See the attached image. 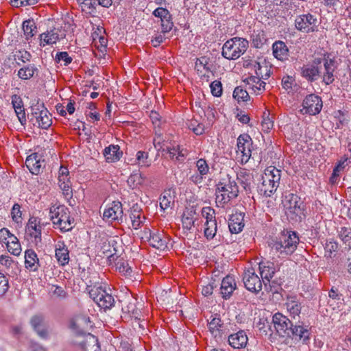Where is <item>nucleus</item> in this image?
I'll use <instances>...</instances> for the list:
<instances>
[{"instance_id":"obj_13","label":"nucleus","mask_w":351,"mask_h":351,"mask_svg":"<svg viewBox=\"0 0 351 351\" xmlns=\"http://www.w3.org/2000/svg\"><path fill=\"white\" fill-rule=\"evenodd\" d=\"M322 106V98L315 94H310L304 99L302 110H304L305 114L316 115L321 112Z\"/></svg>"},{"instance_id":"obj_38","label":"nucleus","mask_w":351,"mask_h":351,"mask_svg":"<svg viewBox=\"0 0 351 351\" xmlns=\"http://www.w3.org/2000/svg\"><path fill=\"white\" fill-rule=\"evenodd\" d=\"M38 69L34 64H29L24 66L18 71V77L21 80H29L33 77L35 74L37 75Z\"/></svg>"},{"instance_id":"obj_6","label":"nucleus","mask_w":351,"mask_h":351,"mask_svg":"<svg viewBox=\"0 0 351 351\" xmlns=\"http://www.w3.org/2000/svg\"><path fill=\"white\" fill-rule=\"evenodd\" d=\"M29 120L34 125L44 130L48 129L52 124L51 114L43 104L37 103L31 106Z\"/></svg>"},{"instance_id":"obj_49","label":"nucleus","mask_w":351,"mask_h":351,"mask_svg":"<svg viewBox=\"0 0 351 351\" xmlns=\"http://www.w3.org/2000/svg\"><path fill=\"white\" fill-rule=\"evenodd\" d=\"M72 60L73 58L69 56L66 51L58 52L55 57V61L57 63L63 62L64 66H68L70 63H71Z\"/></svg>"},{"instance_id":"obj_55","label":"nucleus","mask_w":351,"mask_h":351,"mask_svg":"<svg viewBox=\"0 0 351 351\" xmlns=\"http://www.w3.org/2000/svg\"><path fill=\"white\" fill-rule=\"evenodd\" d=\"M118 269L120 273H122L125 276H131L132 274V269L129 265L128 262L118 263Z\"/></svg>"},{"instance_id":"obj_54","label":"nucleus","mask_w":351,"mask_h":351,"mask_svg":"<svg viewBox=\"0 0 351 351\" xmlns=\"http://www.w3.org/2000/svg\"><path fill=\"white\" fill-rule=\"evenodd\" d=\"M60 188L62 191V193L67 199L71 198L73 195L72 189L71 188L70 180H66V182H63L59 184Z\"/></svg>"},{"instance_id":"obj_64","label":"nucleus","mask_w":351,"mask_h":351,"mask_svg":"<svg viewBox=\"0 0 351 351\" xmlns=\"http://www.w3.org/2000/svg\"><path fill=\"white\" fill-rule=\"evenodd\" d=\"M153 14L160 20L170 14L169 10L164 8H158L153 12Z\"/></svg>"},{"instance_id":"obj_4","label":"nucleus","mask_w":351,"mask_h":351,"mask_svg":"<svg viewBox=\"0 0 351 351\" xmlns=\"http://www.w3.org/2000/svg\"><path fill=\"white\" fill-rule=\"evenodd\" d=\"M50 219L56 228L68 232L74 227V219L71 217L69 208L63 205L50 208Z\"/></svg>"},{"instance_id":"obj_24","label":"nucleus","mask_w":351,"mask_h":351,"mask_svg":"<svg viewBox=\"0 0 351 351\" xmlns=\"http://www.w3.org/2000/svg\"><path fill=\"white\" fill-rule=\"evenodd\" d=\"M25 165L32 174L38 175L45 167V161L41 159V156L34 153L27 157Z\"/></svg>"},{"instance_id":"obj_20","label":"nucleus","mask_w":351,"mask_h":351,"mask_svg":"<svg viewBox=\"0 0 351 351\" xmlns=\"http://www.w3.org/2000/svg\"><path fill=\"white\" fill-rule=\"evenodd\" d=\"M43 226L40 225V219L32 217H30L26 226V234L32 239V242L38 245L41 242V234Z\"/></svg>"},{"instance_id":"obj_57","label":"nucleus","mask_w":351,"mask_h":351,"mask_svg":"<svg viewBox=\"0 0 351 351\" xmlns=\"http://www.w3.org/2000/svg\"><path fill=\"white\" fill-rule=\"evenodd\" d=\"M7 249L10 253L14 256L20 255L21 252V247L19 241L6 244Z\"/></svg>"},{"instance_id":"obj_43","label":"nucleus","mask_w":351,"mask_h":351,"mask_svg":"<svg viewBox=\"0 0 351 351\" xmlns=\"http://www.w3.org/2000/svg\"><path fill=\"white\" fill-rule=\"evenodd\" d=\"M138 164L141 167H148L151 165V159L147 152L138 151L136 155Z\"/></svg>"},{"instance_id":"obj_23","label":"nucleus","mask_w":351,"mask_h":351,"mask_svg":"<svg viewBox=\"0 0 351 351\" xmlns=\"http://www.w3.org/2000/svg\"><path fill=\"white\" fill-rule=\"evenodd\" d=\"M123 211L122 204L120 202H112V204L108 206L104 210L103 213L104 219L112 221H122Z\"/></svg>"},{"instance_id":"obj_47","label":"nucleus","mask_w":351,"mask_h":351,"mask_svg":"<svg viewBox=\"0 0 351 351\" xmlns=\"http://www.w3.org/2000/svg\"><path fill=\"white\" fill-rule=\"evenodd\" d=\"M202 215L206 219V222L217 221L215 219V211L209 206L202 209Z\"/></svg>"},{"instance_id":"obj_32","label":"nucleus","mask_w":351,"mask_h":351,"mask_svg":"<svg viewBox=\"0 0 351 351\" xmlns=\"http://www.w3.org/2000/svg\"><path fill=\"white\" fill-rule=\"evenodd\" d=\"M272 50L274 56L278 60L283 61L288 58L289 49L284 42L276 41L272 45Z\"/></svg>"},{"instance_id":"obj_5","label":"nucleus","mask_w":351,"mask_h":351,"mask_svg":"<svg viewBox=\"0 0 351 351\" xmlns=\"http://www.w3.org/2000/svg\"><path fill=\"white\" fill-rule=\"evenodd\" d=\"M248 46L246 39L234 37L223 44L221 54L228 60H237L246 51Z\"/></svg>"},{"instance_id":"obj_21","label":"nucleus","mask_w":351,"mask_h":351,"mask_svg":"<svg viewBox=\"0 0 351 351\" xmlns=\"http://www.w3.org/2000/svg\"><path fill=\"white\" fill-rule=\"evenodd\" d=\"M252 140L247 134H241L237 138V152H240L242 156V162H247L251 157Z\"/></svg>"},{"instance_id":"obj_62","label":"nucleus","mask_w":351,"mask_h":351,"mask_svg":"<svg viewBox=\"0 0 351 351\" xmlns=\"http://www.w3.org/2000/svg\"><path fill=\"white\" fill-rule=\"evenodd\" d=\"M37 0H11V3L13 6L20 7L34 5Z\"/></svg>"},{"instance_id":"obj_18","label":"nucleus","mask_w":351,"mask_h":351,"mask_svg":"<svg viewBox=\"0 0 351 351\" xmlns=\"http://www.w3.org/2000/svg\"><path fill=\"white\" fill-rule=\"evenodd\" d=\"M29 324L37 335L43 339L49 337L48 325L42 314H36L29 319Z\"/></svg>"},{"instance_id":"obj_46","label":"nucleus","mask_w":351,"mask_h":351,"mask_svg":"<svg viewBox=\"0 0 351 351\" xmlns=\"http://www.w3.org/2000/svg\"><path fill=\"white\" fill-rule=\"evenodd\" d=\"M233 97L238 102L246 101L249 99L250 96L246 90L242 88L240 86L235 88L233 92Z\"/></svg>"},{"instance_id":"obj_42","label":"nucleus","mask_w":351,"mask_h":351,"mask_svg":"<svg viewBox=\"0 0 351 351\" xmlns=\"http://www.w3.org/2000/svg\"><path fill=\"white\" fill-rule=\"evenodd\" d=\"M217 230V221L205 222L204 236L208 240L213 239L216 235Z\"/></svg>"},{"instance_id":"obj_22","label":"nucleus","mask_w":351,"mask_h":351,"mask_svg":"<svg viewBox=\"0 0 351 351\" xmlns=\"http://www.w3.org/2000/svg\"><path fill=\"white\" fill-rule=\"evenodd\" d=\"M237 179L246 194L252 193L255 187V180L252 173L246 169H242L237 173Z\"/></svg>"},{"instance_id":"obj_53","label":"nucleus","mask_w":351,"mask_h":351,"mask_svg":"<svg viewBox=\"0 0 351 351\" xmlns=\"http://www.w3.org/2000/svg\"><path fill=\"white\" fill-rule=\"evenodd\" d=\"M211 93L215 97H219L222 94V84L219 81L215 80L210 84Z\"/></svg>"},{"instance_id":"obj_60","label":"nucleus","mask_w":351,"mask_h":351,"mask_svg":"<svg viewBox=\"0 0 351 351\" xmlns=\"http://www.w3.org/2000/svg\"><path fill=\"white\" fill-rule=\"evenodd\" d=\"M15 59L21 60L23 63L30 61L31 54L27 51H19L14 55Z\"/></svg>"},{"instance_id":"obj_10","label":"nucleus","mask_w":351,"mask_h":351,"mask_svg":"<svg viewBox=\"0 0 351 351\" xmlns=\"http://www.w3.org/2000/svg\"><path fill=\"white\" fill-rule=\"evenodd\" d=\"M322 58H315L312 62L300 68L301 76L308 82L317 81L321 76Z\"/></svg>"},{"instance_id":"obj_45","label":"nucleus","mask_w":351,"mask_h":351,"mask_svg":"<svg viewBox=\"0 0 351 351\" xmlns=\"http://www.w3.org/2000/svg\"><path fill=\"white\" fill-rule=\"evenodd\" d=\"M160 206L162 210L167 209L171 207L173 202V198L171 195L170 191H165L160 198Z\"/></svg>"},{"instance_id":"obj_8","label":"nucleus","mask_w":351,"mask_h":351,"mask_svg":"<svg viewBox=\"0 0 351 351\" xmlns=\"http://www.w3.org/2000/svg\"><path fill=\"white\" fill-rule=\"evenodd\" d=\"M89 295L93 301L104 310L110 309L114 304L113 296L101 285H95L89 290Z\"/></svg>"},{"instance_id":"obj_2","label":"nucleus","mask_w":351,"mask_h":351,"mask_svg":"<svg viewBox=\"0 0 351 351\" xmlns=\"http://www.w3.org/2000/svg\"><path fill=\"white\" fill-rule=\"evenodd\" d=\"M239 186L234 178L229 174L222 177L216 185V203L223 206L239 194Z\"/></svg>"},{"instance_id":"obj_19","label":"nucleus","mask_w":351,"mask_h":351,"mask_svg":"<svg viewBox=\"0 0 351 351\" xmlns=\"http://www.w3.org/2000/svg\"><path fill=\"white\" fill-rule=\"evenodd\" d=\"M145 236L148 239L149 245L153 247L162 251L167 248L169 239L163 232H152L147 229L145 231Z\"/></svg>"},{"instance_id":"obj_40","label":"nucleus","mask_w":351,"mask_h":351,"mask_svg":"<svg viewBox=\"0 0 351 351\" xmlns=\"http://www.w3.org/2000/svg\"><path fill=\"white\" fill-rule=\"evenodd\" d=\"M209 331L213 335L217 337L220 335L221 328L223 323L219 317H213L208 324Z\"/></svg>"},{"instance_id":"obj_30","label":"nucleus","mask_w":351,"mask_h":351,"mask_svg":"<svg viewBox=\"0 0 351 351\" xmlns=\"http://www.w3.org/2000/svg\"><path fill=\"white\" fill-rule=\"evenodd\" d=\"M103 154L106 162H114L120 160L123 153L119 145H110L104 149Z\"/></svg>"},{"instance_id":"obj_35","label":"nucleus","mask_w":351,"mask_h":351,"mask_svg":"<svg viewBox=\"0 0 351 351\" xmlns=\"http://www.w3.org/2000/svg\"><path fill=\"white\" fill-rule=\"evenodd\" d=\"M98 5L109 8L111 5V0H87L84 5H82V11L91 14L95 11Z\"/></svg>"},{"instance_id":"obj_26","label":"nucleus","mask_w":351,"mask_h":351,"mask_svg":"<svg viewBox=\"0 0 351 351\" xmlns=\"http://www.w3.org/2000/svg\"><path fill=\"white\" fill-rule=\"evenodd\" d=\"M244 215L241 213L232 214L228 220V227L231 233L237 234L242 231L244 227Z\"/></svg>"},{"instance_id":"obj_63","label":"nucleus","mask_w":351,"mask_h":351,"mask_svg":"<svg viewBox=\"0 0 351 351\" xmlns=\"http://www.w3.org/2000/svg\"><path fill=\"white\" fill-rule=\"evenodd\" d=\"M294 82L293 77L290 76L284 77L282 80V86L284 89L289 91L292 89V85Z\"/></svg>"},{"instance_id":"obj_27","label":"nucleus","mask_w":351,"mask_h":351,"mask_svg":"<svg viewBox=\"0 0 351 351\" xmlns=\"http://www.w3.org/2000/svg\"><path fill=\"white\" fill-rule=\"evenodd\" d=\"M248 338L243 330L230 335L228 337L229 344L234 348H244L247 343Z\"/></svg>"},{"instance_id":"obj_41","label":"nucleus","mask_w":351,"mask_h":351,"mask_svg":"<svg viewBox=\"0 0 351 351\" xmlns=\"http://www.w3.org/2000/svg\"><path fill=\"white\" fill-rule=\"evenodd\" d=\"M23 29L26 40H29L36 33V27L34 21L33 20L25 21L23 23Z\"/></svg>"},{"instance_id":"obj_1","label":"nucleus","mask_w":351,"mask_h":351,"mask_svg":"<svg viewBox=\"0 0 351 351\" xmlns=\"http://www.w3.org/2000/svg\"><path fill=\"white\" fill-rule=\"evenodd\" d=\"M299 241V237L295 232L284 231L269 245L271 250L278 254L279 257L285 258L296 250Z\"/></svg>"},{"instance_id":"obj_48","label":"nucleus","mask_w":351,"mask_h":351,"mask_svg":"<svg viewBox=\"0 0 351 351\" xmlns=\"http://www.w3.org/2000/svg\"><path fill=\"white\" fill-rule=\"evenodd\" d=\"M273 126L274 121L272 119L269 117V113L264 112L261 122L262 130L265 132H268L272 129Z\"/></svg>"},{"instance_id":"obj_33","label":"nucleus","mask_w":351,"mask_h":351,"mask_svg":"<svg viewBox=\"0 0 351 351\" xmlns=\"http://www.w3.org/2000/svg\"><path fill=\"white\" fill-rule=\"evenodd\" d=\"M60 30L58 29L54 28L53 29L47 31V32L40 34V45L44 47L46 45H52L56 43V42L60 38V36L58 34Z\"/></svg>"},{"instance_id":"obj_3","label":"nucleus","mask_w":351,"mask_h":351,"mask_svg":"<svg viewBox=\"0 0 351 351\" xmlns=\"http://www.w3.org/2000/svg\"><path fill=\"white\" fill-rule=\"evenodd\" d=\"M280 178V170L273 166L267 167L262 176V182L258 186L259 192L266 197H270L276 191Z\"/></svg>"},{"instance_id":"obj_51","label":"nucleus","mask_w":351,"mask_h":351,"mask_svg":"<svg viewBox=\"0 0 351 351\" xmlns=\"http://www.w3.org/2000/svg\"><path fill=\"white\" fill-rule=\"evenodd\" d=\"M339 237L344 243L351 245V228L343 227L339 231Z\"/></svg>"},{"instance_id":"obj_52","label":"nucleus","mask_w":351,"mask_h":351,"mask_svg":"<svg viewBox=\"0 0 351 351\" xmlns=\"http://www.w3.org/2000/svg\"><path fill=\"white\" fill-rule=\"evenodd\" d=\"M116 241L114 239H110V241H108V243H104L102 246L104 254H106L107 256H113L116 253L117 250L114 247L112 249L111 246L113 247Z\"/></svg>"},{"instance_id":"obj_9","label":"nucleus","mask_w":351,"mask_h":351,"mask_svg":"<svg viewBox=\"0 0 351 351\" xmlns=\"http://www.w3.org/2000/svg\"><path fill=\"white\" fill-rule=\"evenodd\" d=\"M92 327L89 317L79 315L74 317L69 324V328L73 331L72 338H82L86 334H90L88 330Z\"/></svg>"},{"instance_id":"obj_56","label":"nucleus","mask_w":351,"mask_h":351,"mask_svg":"<svg viewBox=\"0 0 351 351\" xmlns=\"http://www.w3.org/2000/svg\"><path fill=\"white\" fill-rule=\"evenodd\" d=\"M196 167L197 168L199 173L201 175L205 176L208 173L209 167L206 161L204 159H199L196 162Z\"/></svg>"},{"instance_id":"obj_37","label":"nucleus","mask_w":351,"mask_h":351,"mask_svg":"<svg viewBox=\"0 0 351 351\" xmlns=\"http://www.w3.org/2000/svg\"><path fill=\"white\" fill-rule=\"evenodd\" d=\"M195 210L193 208L188 209L184 212L182 217V228L186 232L190 231L194 227L195 221Z\"/></svg>"},{"instance_id":"obj_34","label":"nucleus","mask_w":351,"mask_h":351,"mask_svg":"<svg viewBox=\"0 0 351 351\" xmlns=\"http://www.w3.org/2000/svg\"><path fill=\"white\" fill-rule=\"evenodd\" d=\"M259 269L263 282L265 283V280L269 282L270 279L274 276L276 269L274 264L271 262H261L259 263Z\"/></svg>"},{"instance_id":"obj_14","label":"nucleus","mask_w":351,"mask_h":351,"mask_svg":"<svg viewBox=\"0 0 351 351\" xmlns=\"http://www.w3.org/2000/svg\"><path fill=\"white\" fill-rule=\"evenodd\" d=\"M272 322L277 333L282 337H289L293 323L280 313L274 315Z\"/></svg>"},{"instance_id":"obj_28","label":"nucleus","mask_w":351,"mask_h":351,"mask_svg":"<svg viewBox=\"0 0 351 351\" xmlns=\"http://www.w3.org/2000/svg\"><path fill=\"white\" fill-rule=\"evenodd\" d=\"M55 256L60 265L64 266L69 263V252L64 242L58 241L56 245Z\"/></svg>"},{"instance_id":"obj_44","label":"nucleus","mask_w":351,"mask_h":351,"mask_svg":"<svg viewBox=\"0 0 351 351\" xmlns=\"http://www.w3.org/2000/svg\"><path fill=\"white\" fill-rule=\"evenodd\" d=\"M167 152L169 157L172 159L176 158L177 160H183L185 157V153L183 152V149H180L179 145L176 147H168Z\"/></svg>"},{"instance_id":"obj_25","label":"nucleus","mask_w":351,"mask_h":351,"mask_svg":"<svg viewBox=\"0 0 351 351\" xmlns=\"http://www.w3.org/2000/svg\"><path fill=\"white\" fill-rule=\"evenodd\" d=\"M258 71H256L257 76H250L247 77L244 82H246L249 86V88L252 89L256 95L261 94L264 90L265 86V82L262 81L259 77L261 74L258 71H261V68L259 64Z\"/></svg>"},{"instance_id":"obj_15","label":"nucleus","mask_w":351,"mask_h":351,"mask_svg":"<svg viewBox=\"0 0 351 351\" xmlns=\"http://www.w3.org/2000/svg\"><path fill=\"white\" fill-rule=\"evenodd\" d=\"M322 73L320 77L322 82L326 85H330L335 81V71L336 70L335 61L328 56L322 58Z\"/></svg>"},{"instance_id":"obj_31","label":"nucleus","mask_w":351,"mask_h":351,"mask_svg":"<svg viewBox=\"0 0 351 351\" xmlns=\"http://www.w3.org/2000/svg\"><path fill=\"white\" fill-rule=\"evenodd\" d=\"M130 218L132 228L135 230L138 229L145 220V216L142 214L141 210L137 204L134 205L131 208Z\"/></svg>"},{"instance_id":"obj_29","label":"nucleus","mask_w":351,"mask_h":351,"mask_svg":"<svg viewBox=\"0 0 351 351\" xmlns=\"http://www.w3.org/2000/svg\"><path fill=\"white\" fill-rule=\"evenodd\" d=\"M236 289L235 280L230 276H227L221 281V293L223 298L228 299Z\"/></svg>"},{"instance_id":"obj_17","label":"nucleus","mask_w":351,"mask_h":351,"mask_svg":"<svg viewBox=\"0 0 351 351\" xmlns=\"http://www.w3.org/2000/svg\"><path fill=\"white\" fill-rule=\"evenodd\" d=\"M317 19L311 14L298 16L295 20V28L304 33L313 32L316 30Z\"/></svg>"},{"instance_id":"obj_12","label":"nucleus","mask_w":351,"mask_h":351,"mask_svg":"<svg viewBox=\"0 0 351 351\" xmlns=\"http://www.w3.org/2000/svg\"><path fill=\"white\" fill-rule=\"evenodd\" d=\"M311 329L309 325L300 321L296 322L293 324L289 337L303 344H308L310 341Z\"/></svg>"},{"instance_id":"obj_11","label":"nucleus","mask_w":351,"mask_h":351,"mask_svg":"<svg viewBox=\"0 0 351 351\" xmlns=\"http://www.w3.org/2000/svg\"><path fill=\"white\" fill-rule=\"evenodd\" d=\"M71 343L84 351H100L98 339L92 335L86 334L82 338H71Z\"/></svg>"},{"instance_id":"obj_61","label":"nucleus","mask_w":351,"mask_h":351,"mask_svg":"<svg viewBox=\"0 0 351 351\" xmlns=\"http://www.w3.org/2000/svg\"><path fill=\"white\" fill-rule=\"evenodd\" d=\"M142 178L139 173H134L128 178V183L130 186L135 187L138 184H141Z\"/></svg>"},{"instance_id":"obj_36","label":"nucleus","mask_w":351,"mask_h":351,"mask_svg":"<svg viewBox=\"0 0 351 351\" xmlns=\"http://www.w3.org/2000/svg\"><path fill=\"white\" fill-rule=\"evenodd\" d=\"M25 267L32 271H36L39 266V260L37 254L33 250H27L25 252Z\"/></svg>"},{"instance_id":"obj_50","label":"nucleus","mask_w":351,"mask_h":351,"mask_svg":"<svg viewBox=\"0 0 351 351\" xmlns=\"http://www.w3.org/2000/svg\"><path fill=\"white\" fill-rule=\"evenodd\" d=\"M160 22L162 33L165 34L169 32L172 29L173 27V23L172 22L171 14L167 16L165 18L161 19Z\"/></svg>"},{"instance_id":"obj_58","label":"nucleus","mask_w":351,"mask_h":351,"mask_svg":"<svg viewBox=\"0 0 351 351\" xmlns=\"http://www.w3.org/2000/svg\"><path fill=\"white\" fill-rule=\"evenodd\" d=\"M9 288L8 280L0 273V298L5 294Z\"/></svg>"},{"instance_id":"obj_39","label":"nucleus","mask_w":351,"mask_h":351,"mask_svg":"<svg viewBox=\"0 0 351 351\" xmlns=\"http://www.w3.org/2000/svg\"><path fill=\"white\" fill-rule=\"evenodd\" d=\"M287 311L289 312L290 315L295 319L296 317H300L302 310V304L293 298H289L286 302Z\"/></svg>"},{"instance_id":"obj_59","label":"nucleus","mask_w":351,"mask_h":351,"mask_svg":"<svg viewBox=\"0 0 351 351\" xmlns=\"http://www.w3.org/2000/svg\"><path fill=\"white\" fill-rule=\"evenodd\" d=\"M21 206L18 204H14L12 210H11V215L12 219L15 221L19 223L21 219Z\"/></svg>"},{"instance_id":"obj_7","label":"nucleus","mask_w":351,"mask_h":351,"mask_svg":"<svg viewBox=\"0 0 351 351\" xmlns=\"http://www.w3.org/2000/svg\"><path fill=\"white\" fill-rule=\"evenodd\" d=\"M282 204L285 213L292 220H297V218H302L303 215V202L300 197L295 194L289 193L285 196Z\"/></svg>"},{"instance_id":"obj_16","label":"nucleus","mask_w":351,"mask_h":351,"mask_svg":"<svg viewBox=\"0 0 351 351\" xmlns=\"http://www.w3.org/2000/svg\"><path fill=\"white\" fill-rule=\"evenodd\" d=\"M243 281L245 288L250 291L258 293L262 289V281L252 267L244 271Z\"/></svg>"}]
</instances>
